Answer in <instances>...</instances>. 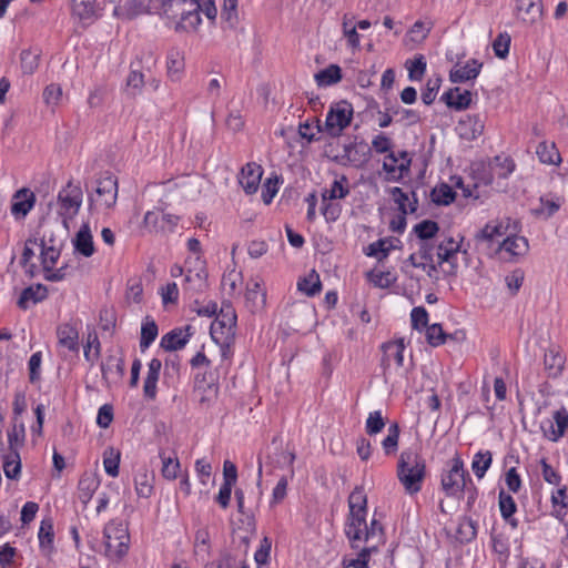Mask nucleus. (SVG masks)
Returning <instances> with one entry per match:
<instances>
[{"instance_id": "25", "label": "nucleus", "mask_w": 568, "mask_h": 568, "mask_svg": "<svg viewBox=\"0 0 568 568\" xmlns=\"http://www.w3.org/2000/svg\"><path fill=\"white\" fill-rule=\"evenodd\" d=\"M442 100L452 109L465 110L471 102V92L468 90L462 91L460 88H453L442 95Z\"/></svg>"}, {"instance_id": "61", "label": "nucleus", "mask_w": 568, "mask_h": 568, "mask_svg": "<svg viewBox=\"0 0 568 568\" xmlns=\"http://www.w3.org/2000/svg\"><path fill=\"white\" fill-rule=\"evenodd\" d=\"M26 437V428L23 423L13 424L12 428L8 433V442L11 450H17L18 447L22 446Z\"/></svg>"}, {"instance_id": "59", "label": "nucleus", "mask_w": 568, "mask_h": 568, "mask_svg": "<svg viewBox=\"0 0 568 568\" xmlns=\"http://www.w3.org/2000/svg\"><path fill=\"white\" fill-rule=\"evenodd\" d=\"M221 18L227 23L230 28H234L237 24V0L223 1Z\"/></svg>"}, {"instance_id": "63", "label": "nucleus", "mask_w": 568, "mask_h": 568, "mask_svg": "<svg viewBox=\"0 0 568 568\" xmlns=\"http://www.w3.org/2000/svg\"><path fill=\"white\" fill-rule=\"evenodd\" d=\"M399 427L396 423H394L388 427V434L382 442V446L387 455L394 453L397 449Z\"/></svg>"}, {"instance_id": "58", "label": "nucleus", "mask_w": 568, "mask_h": 568, "mask_svg": "<svg viewBox=\"0 0 568 568\" xmlns=\"http://www.w3.org/2000/svg\"><path fill=\"white\" fill-rule=\"evenodd\" d=\"M389 111H392L393 119H395L397 122H402L407 125H412L419 121V115L417 112H415L413 110L404 109L398 104L390 106Z\"/></svg>"}, {"instance_id": "60", "label": "nucleus", "mask_w": 568, "mask_h": 568, "mask_svg": "<svg viewBox=\"0 0 568 568\" xmlns=\"http://www.w3.org/2000/svg\"><path fill=\"white\" fill-rule=\"evenodd\" d=\"M38 537H39L40 547L42 549L50 550L52 548L54 532H53V525H52L51 520H42L41 521Z\"/></svg>"}, {"instance_id": "41", "label": "nucleus", "mask_w": 568, "mask_h": 568, "mask_svg": "<svg viewBox=\"0 0 568 568\" xmlns=\"http://www.w3.org/2000/svg\"><path fill=\"white\" fill-rule=\"evenodd\" d=\"M493 463V455L489 450L478 452L471 462V469L475 476L481 479Z\"/></svg>"}, {"instance_id": "10", "label": "nucleus", "mask_w": 568, "mask_h": 568, "mask_svg": "<svg viewBox=\"0 0 568 568\" xmlns=\"http://www.w3.org/2000/svg\"><path fill=\"white\" fill-rule=\"evenodd\" d=\"M369 146L364 142H352L343 145V153L335 155L334 160L341 165L359 168L369 159Z\"/></svg>"}, {"instance_id": "31", "label": "nucleus", "mask_w": 568, "mask_h": 568, "mask_svg": "<svg viewBox=\"0 0 568 568\" xmlns=\"http://www.w3.org/2000/svg\"><path fill=\"white\" fill-rule=\"evenodd\" d=\"M498 505L500 509L501 517L513 527L517 528L518 520L514 518V514L517 510V505L514 498L505 493L504 490L499 491L498 495Z\"/></svg>"}, {"instance_id": "16", "label": "nucleus", "mask_w": 568, "mask_h": 568, "mask_svg": "<svg viewBox=\"0 0 568 568\" xmlns=\"http://www.w3.org/2000/svg\"><path fill=\"white\" fill-rule=\"evenodd\" d=\"M36 195L27 187L18 190L12 196L11 214L16 219H23L33 207Z\"/></svg>"}, {"instance_id": "52", "label": "nucleus", "mask_w": 568, "mask_h": 568, "mask_svg": "<svg viewBox=\"0 0 568 568\" xmlns=\"http://www.w3.org/2000/svg\"><path fill=\"white\" fill-rule=\"evenodd\" d=\"M159 329L154 321H148L142 324L140 348L144 352L155 341Z\"/></svg>"}, {"instance_id": "34", "label": "nucleus", "mask_w": 568, "mask_h": 568, "mask_svg": "<svg viewBox=\"0 0 568 568\" xmlns=\"http://www.w3.org/2000/svg\"><path fill=\"white\" fill-rule=\"evenodd\" d=\"M348 180L345 175H342L339 180H335L331 187L325 190L322 194L323 202L332 200H341L348 195Z\"/></svg>"}, {"instance_id": "32", "label": "nucleus", "mask_w": 568, "mask_h": 568, "mask_svg": "<svg viewBox=\"0 0 568 568\" xmlns=\"http://www.w3.org/2000/svg\"><path fill=\"white\" fill-rule=\"evenodd\" d=\"M154 475L146 468H141L134 477L135 491L139 497L149 498L154 489Z\"/></svg>"}, {"instance_id": "49", "label": "nucleus", "mask_w": 568, "mask_h": 568, "mask_svg": "<svg viewBox=\"0 0 568 568\" xmlns=\"http://www.w3.org/2000/svg\"><path fill=\"white\" fill-rule=\"evenodd\" d=\"M120 452L109 447L103 453V466L105 473L111 477L119 475Z\"/></svg>"}, {"instance_id": "14", "label": "nucleus", "mask_w": 568, "mask_h": 568, "mask_svg": "<svg viewBox=\"0 0 568 568\" xmlns=\"http://www.w3.org/2000/svg\"><path fill=\"white\" fill-rule=\"evenodd\" d=\"M485 122L479 114H468L459 120L456 130L462 139L473 141L483 134Z\"/></svg>"}, {"instance_id": "26", "label": "nucleus", "mask_w": 568, "mask_h": 568, "mask_svg": "<svg viewBox=\"0 0 568 568\" xmlns=\"http://www.w3.org/2000/svg\"><path fill=\"white\" fill-rule=\"evenodd\" d=\"M71 8L81 21H92L100 16L97 0H71Z\"/></svg>"}, {"instance_id": "1", "label": "nucleus", "mask_w": 568, "mask_h": 568, "mask_svg": "<svg viewBox=\"0 0 568 568\" xmlns=\"http://www.w3.org/2000/svg\"><path fill=\"white\" fill-rule=\"evenodd\" d=\"M396 475L407 495H416L422 490L426 477V462L413 449L400 453Z\"/></svg>"}, {"instance_id": "12", "label": "nucleus", "mask_w": 568, "mask_h": 568, "mask_svg": "<svg viewBox=\"0 0 568 568\" xmlns=\"http://www.w3.org/2000/svg\"><path fill=\"white\" fill-rule=\"evenodd\" d=\"M114 3L113 14L123 19H134L141 14L150 12V6L146 0H108Z\"/></svg>"}, {"instance_id": "46", "label": "nucleus", "mask_w": 568, "mask_h": 568, "mask_svg": "<svg viewBox=\"0 0 568 568\" xmlns=\"http://www.w3.org/2000/svg\"><path fill=\"white\" fill-rule=\"evenodd\" d=\"M217 390L219 386L212 374H210V381L207 383H205L204 377L203 381L196 384V392L202 393L199 399L201 404L210 403L213 398L216 397Z\"/></svg>"}, {"instance_id": "8", "label": "nucleus", "mask_w": 568, "mask_h": 568, "mask_svg": "<svg viewBox=\"0 0 568 568\" xmlns=\"http://www.w3.org/2000/svg\"><path fill=\"white\" fill-rule=\"evenodd\" d=\"M466 477L469 474L464 469L463 460L456 456L452 459L450 469L442 476V488L447 496L454 497L460 494L466 486Z\"/></svg>"}, {"instance_id": "54", "label": "nucleus", "mask_w": 568, "mask_h": 568, "mask_svg": "<svg viewBox=\"0 0 568 568\" xmlns=\"http://www.w3.org/2000/svg\"><path fill=\"white\" fill-rule=\"evenodd\" d=\"M202 19L199 10H194L183 20L176 21L173 29L175 32H195L201 23Z\"/></svg>"}, {"instance_id": "24", "label": "nucleus", "mask_w": 568, "mask_h": 568, "mask_svg": "<svg viewBox=\"0 0 568 568\" xmlns=\"http://www.w3.org/2000/svg\"><path fill=\"white\" fill-rule=\"evenodd\" d=\"M190 329L191 326H186L185 331L181 328H175L166 333L161 338V347L166 351H176L183 348L191 336V334L189 333Z\"/></svg>"}, {"instance_id": "57", "label": "nucleus", "mask_w": 568, "mask_h": 568, "mask_svg": "<svg viewBox=\"0 0 568 568\" xmlns=\"http://www.w3.org/2000/svg\"><path fill=\"white\" fill-rule=\"evenodd\" d=\"M213 341L220 345V352H221V358H222L220 368L223 369L224 373H226V371L231 364V358L233 356L232 345L234 343V338L223 339L221 337H217V338H213Z\"/></svg>"}, {"instance_id": "64", "label": "nucleus", "mask_w": 568, "mask_h": 568, "mask_svg": "<svg viewBox=\"0 0 568 568\" xmlns=\"http://www.w3.org/2000/svg\"><path fill=\"white\" fill-rule=\"evenodd\" d=\"M21 69L24 73H33L39 65V54L31 50H23L20 54Z\"/></svg>"}, {"instance_id": "5", "label": "nucleus", "mask_w": 568, "mask_h": 568, "mask_svg": "<svg viewBox=\"0 0 568 568\" xmlns=\"http://www.w3.org/2000/svg\"><path fill=\"white\" fill-rule=\"evenodd\" d=\"M83 193L79 185L69 182L65 187L58 193V214L62 219L63 225L68 227V222L78 213L82 204Z\"/></svg>"}, {"instance_id": "6", "label": "nucleus", "mask_w": 568, "mask_h": 568, "mask_svg": "<svg viewBox=\"0 0 568 568\" xmlns=\"http://www.w3.org/2000/svg\"><path fill=\"white\" fill-rule=\"evenodd\" d=\"M118 199V178L111 172H104L97 181V189L90 196V207L97 205L102 209H111Z\"/></svg>"}, {"instance_id": "2", "label": "nucleus", "mask_w": 568, "mask_h": 568, "mask_svg": "<svg viewBox=\"0 0 568 568\" xmlns=\"http://www.w3.org/2000/svg\"><path fill=\"white\" fill-rule=\"evenodd\" d=\"M349 514L347 517L345 534L353 548H359L362 540V525H365L367 514V496L363 486H356L348 497Z\"/></svg>"}, {"instance_id": "29", "label": "nucleus", "mask_w": 568, "mask_h": 568, "mask_svg": "<svg viewBox=\"0 0 568 568\" xmlns=\"http://www.w3.org/2000/svg\"><path fill=\"white\" fill-rule=\"evenodd\" d=\"M59 344L71 352L79 351V333L71 324H62L57 331Z\"/></svg>"}, {"instance_id": "55", "label": "nucleus", "mask_w": 568, "mask_h": 568, "mask_svg": "<svg viewBox=\"0 0 568 568\" xmlns=\"http://www.w3.org/2000/svg\"><path fill=\"white\" fill-rule=\"evenodd\" d=\"M439 231V226L435 221L424 220L414 226V233L422 241H427L436 236Z\"/></svg>"}, {"instance_id": "13", "label": "nucleus", "mask_w": 568, "mask_h": 568, "mask_svg": "<svg viewBox=\"0 0 568 568\" xmlns=\"http://www.w3.org/2000/svg\"><path fill=\"white\" fill-rule=\"evenodd\" d=\"M263 281L260 278H251L246 283L245 304L252 312H258L266 305V292L262 287Z\"/></svg>"}, {"instance_id": "33", "label": "nucleus", "mask_w": 568, "mask_h": 568, "mask_svg": "<svg viewBox=\"0 0 568 568\" xmlns=\"http://www.w3.org/2000/svg\"><path fill=\"white\" fill-rule=\"evenodd\" d=\"M297 290L307 296H315L322 291V282L318 273L315 270L300 278L297 282Z\"/></svg>"}, {"instance_id": "44", "label": "nucleus", "mask_w": 568, "mask_h": 568, "mask_svg": "<svg viewBox=\"0 0 568 568\" xmlns=\"http://www.w3.org/2000/svg\"><path fill=\"white\" fill-rule=\"evenodd\" d=\"M508 226H505L503 222H490L480 230L477 239L484 241H495L507 234Z\"/></svg>"}, {"instance_id": "43", "label": "nucleus", "mask_w": 568, "mask_h": 568, "mask_svg": "<svg viewBox=\"0 0 568 568\" xmlns=\"http://www.w3.org/2000/svg\"><path fill=\"white\" fill-rule=\"evenodd\" d=\"M477 535L476 523L471 518L464 517L459 520L456 529V538L460 542H468Z\"/></svg>"}, {"instance_id": "35", "label": "nucleus", "mask_w": 568, "mask_h": 568, "mask_svg": "<svg viewBox=\"0 0 568 568\" xmlns=\"http://www.w3.org/2000/svg\"><path fill=\"white\" fill-rule=\"evenodd\" d=\"M342 80V69L337 64H331L315 74L318 87H329Z\"/></svg>"}, {"instance_id": "39", "label": "nucleus", "mask_w": 568, "mask_h": 568, "mask_svg": "<svg viewBox=\"0 0 568 568\" xmlns=\"http://www.w3.org/2000/svg\"><path fill=\"white\" fill-rule=\"evenodd\" d=\"M491 174L499 179L508 178L515 170V163L507 156H495L490 164Z\"/></svg>"}, {"instance_id": "23", "label": "nucleus", "mask_w": 568, "mask_h": 568, "mask_svg": "<svg viewBox=\"0 0 568 568\" xmlns=\"http://www.w3.org/2000/svg\"><path fill=\"white\" fill-rule=\"evenodd\" d=\"M48 296V290L42 284L26 287L18 300V306L21 310H28L31 305L42 302Z\"/></svg>"}, {"instance_id": "4", "label": "nucleus", "mask_w": 568, "mask_h": 568, "mask_svg": "<svg viewBox=\"0 0 568 568\" xmlns=\"http://www.w3.org/2000/svg\"><path fill=\"white\" fill-rule=\"evenodd\" d=\"M459 251L460 241H457L454 237H445L436 246H432L424 242L419 247V254L423 260L433 262L434 256H436L438 265L448 263L452 267V272L457 267L456 256Z\"/></svg>"}, {"instance_id": "53", "label": "nucleus", "mask_w": 568, "mask_h": 568, "mask_svg": "<svg viewBox=\"0 0 568 568\" xmlns=\"http://www.w3.org/2000/svg\"><path fill=\"white\" fill-rule=\"evenodd\" d=\"M4 475L9 479H18L21 471L20 456L17 450L11 452L4 459L3 463Z\"/></svg>"}, {"instance_id": "28", "label": "nucleus", "mask_w": 568, "mask_h": 568, "mask_svg": "<svg viewBox=\"0 0 568 568\" xmlns=\"http://www.w3.org/2000/svg\"><path fill=\"white\" fill-rule=\"evenodd\" d=\"M100 485L99 478L92 473H84L78 484L79 499L87 505Z\"/></svg>"}, {"instance_id": "36", "label": "nucleus", "mask_w": 568, "mask_h": 568, "mask_svg": "<svg viewBox=\"0 0 568 568\" xmlns=\"http://www.w3.org/2000/svg\"><path fill=\"white\" fill-rule=\"evenodd\" d=\"M500 248L511 256L524 255L528 251V241L523 236L508 235L503 240Z\"/></svg>"}, {"instance_id": "21", "label": "nucleus", "mask_w": 568, "mask_h": 568, "mask_svg": "<svg viewBox=\"0 0 568 568\" xmlns=\"http://www.w3.org/2000/svg\"><path fill=\"white\" fill-rule=\"evenodd\" d=\"M410 161L398 162V158L394 152L385 156L383 169L387 173L388 181H398L409 173Z\"/></svg>"}, {"instance_id": "7", "label": "nucleus", "mask_w": 568, "mask_h": 568, "mask_svg": "<svg viewBox=\"0 0 568 568\" xmlns=\"http://www.w3.org/2000/svg\"><path fill=\"white\" fill-rule=\"evenodd\" d=\"M353 119V106L347 101H339L331 105L324 125V131L337 138L342 131L351 124Z\"/></svg>"}, {"instance_id": "45", "label": "nucleus", "mask_w": 568, "mask_h": 568, "mask_svg": "<svg viewBox=\"0 0 568 568\" xmlns=\"http://www.w3.org/2000/svg\"><path fill=\"white\" fill-rule=\"evenodd\" d=\"M210 534L206 529H199L195 532L194 554L197 559L204 560L210 554Z\"/></svg>"}, {"instance_id": "17", "label": "nucleus", "mask_w": 568, "mask_h": 568, "mask_svg": "<svg viewBox=\"0 0 568 568\" xmlns=\"http://www.w3.org/2000/svg\"><path fill=\"white\" fill-rule=\"evenodd\" d=\"M516 12L523 22L534 24L542 16L541 0H517Z\"/></svg>"}, {"instance_id": "9", "label": "nucleus", "mask_w": 568, "mask_h": 568, "mask_svg": "<svg viewBox=\"0 0 568 568\" xmlns=\"http://www.w3.org/2000/svg\"><path fill=\"white\" fill-rule=\"evenodd\" d=\"M236 313L231 304H223L216 318L211 324L212 338H235Z\"/></svg>"}, {"instance_id": "56", "label": "nucleus", "mask_w": 568, "mask_h": 568, "mask_svg": "<svg viewBox=\"0 0 568 568\" xmlns=\"http://www.w3.org/2000/svg\"><path fill=\"white\" fill-rule=\"evenodd\" d=\"M101 344L98 334L93 331L88 334L87 344L84 346V358L91 364L100 356Z\"/></svg>"}, {"instance_id": "15", "label": "nucleus", "mask_w": 568, "mask_h": 568, "mask_svg": "<svg viewBox=\"0 0 568 568\" xmlns=\"http://www.w3.org/2000/svg\"><path fill=\"white\" fill-rule=\"evenodd\" d=\"M262 174V166L254 162L247 163L242 168L239 183L246 194H254L258 190Z\"/></svg>"}, {"instance_id": "50", "label": "nucleus", "mask_w": 568, "mask_h": 568, "mask_svg": "<svg viewBox=\"0 0 568 568\" xmlns=\"http://www.w3.org/2000/svg\"><path fill=\"white\" fill-rule=\"evenodd\" d=\"M456 193L453 189L442 183L432 191V201L438 205H448L455 201Z\"/></svg>"}, {"instance_id": "18", "label": "nucleus", "mask_w": 568, "mask_h": 568, "mask_svg": "<svg viewBox=\"0 0 568 568\" xmlns=\"http://www.w3.org/2000/svg\"><path fill=\"white\" fill-rule=\"evenodd\" d=\"M483 63L476 59L467 61L465 65L456 64L449 72V80L453 83H463L469 80H474L480 73Z\"/></svg>"}, {"instance_id": "3", "label": "nucleus", "mask_w": 568, "mask_h": 568, "mask_svg": "<svg viewBox=\"0 0 568 568\" xmlns=\"http://www.w3.org/2000/svg\"><path fill=\"white\" fill-rule=\"evenodd\" d=\"M105 556L119 560L128 554L130 535L126 525L120 520L109 521L103 530Z\"/></svg>"}, {"instance_id": "48", "label": "nucleus", "mask_w": 568, "mask_h": 568, "mask_svg": "<svg viewBox=\"0 0 568 568\" xmlns=\"http://www.w3.org/2000/svg\"><path fill=\"white\" fill-rule=\"evenodd\" d=\"M115 371L119 377L124 374V359L110 355L106 361L101 364L102 378L108 382L109 375Z\"/></svg>"}, {"instance_id": "51", "label": "nucleus", "mask_w": 568, "mask_h": 568, "mask_svg": "<svg viewBox=\"0 0 568 568\" xmlns=\"http://www.w3.org/2000/svg\"><path fill=\"white\" fill-rule=\"evenodd\" d=\"M42 250H41V260H42V266L44 271H52L55 263L59 260L60 256V250L57 248L54 245H47L45 242L42 240L40 243Z\"/></svg>"}, {"instance_id": "38", "label": "nucleus", "mask_w": 568, "mask_h": 568, "mask_svg": "<svg viewBox=\"0 0 568 568\" xmlns=\"http://www.w3.org/2000/svg\"><path fill=\"white\" fill-rule=\"evenodd\" d=\"M145 85V74L134 68V63L131 64V71L126 78V92L136 97L141 94L143 87Z\"/></svg>"}, {"instance_id": "30", "label": "nucleus", "mask_w": 568, "mask_h": 568, "mask_svg": "<svg viewBox=\"0 0 568 568\" xmlns=\"http://www.w3.org/2000/svg\"><path fill=\"white\" fill-rule=\"evenodd\" d=\"M393 201L398 205V210L403 215L407 213H414L417 210V199L415 192H412L413 201H409V196L400 187L394 186L389 190Z\"/></svg>"}, {"instance_id": "42", "label": "nucleus", "mask_w": 568, "mask_h": 568, "mask_svg": "<svg viewBox=\"0 0 568 568\" xmlns=\"http://www.w3.org/2000/svg\"><path fill=\"white\" fill-rule=\"evenodd\" d=\"M540 162L545 164H558L561 159L555 143L540 142L536 149Z\"/></svg>"}, {"instance_id": "47", "label": "nucleus", "mask_w": 568, "mask_h": 568, "mask_svg": "<svg viewBox=\"0 0 568 568\" xmlns=\"http://www.w3.org/2000/svg\"><path fill=\"white\" fill-rule=\"evenodd\" d=\"M426 60L423 54H418L414 60L406 61L408 78L412 81H420L426 72Z\"/></svg>"}, {"instance_id": "19", "label": "nucleus", "mask_w": 568, "mask_h": 568, "mask_svg": "<svg viewBox=\"0 0 568 568\" xmlns=\"http://www.w3.org/2000/svg\"><path fill=\"white\" fill-rule=\"evenodd\" d=\"M74 252L82 255L83 257H90L94 254L95 247L93 243V236L91 234L89 224L84 223L77 232L72 240Z\"/></svg>"}, {"instance_id": "22", "label": "nucleus", "mask_w": 568, "mask_h": 568, "mask_svg": "<svg viewBox=\"0 0 568 568\" xmlns=\"http://www.w3.org/2000/svg\"><path fill=\"white\" fill-rule=\"evenodd\" d=\"M383 359L382 365L384 368L389 367L390 363L394 362L397 367H402L404 364V349L405 344L403 339H397L394 342H388L383 344Z\"/></svg>"}, {"instance_id": "62", "label": "nucleus", "mask_w": 568, "mask_h": 568, "mask_svg": "<svg viewBox=\"0 0 568 568\" xmlns=\"http://www.w3.org/2000/svg\"><path fill=\"white\" fill-rule=\"evenodd\" d=\"M384 427H385V420L382 416V412L375 410V412L369 413V415L366 419V425H365L366 433L371 436L376 435V434L381 433Z\"/></svg>"}, {"instance_id": "37", "label": "nucleus", "mask_w": 568, "mask_h": 568, "mask_svg": "<svg viewBox=\"0 0 568 568\" xmlns=\"http://www.w3.org/2000/svg\"><path fill=\"white\" fill-rule=\"evenodd\" d=\"M560 199H552L548 196H541L539 199V206L532 210V213L545 220L551 217L561 206Z\"/></svg>"}, {"instance_id": "20", "label": "nucleus", "mask_w": 568, "mask_h": 568, "mask_svg": "<svg viewBox=\"0 0 568 568\" xmlns=\"http://www.w3.org/2000/svg\"><path fill=\"white\" fill-rule=\"evenodd\" d=\"M554 423L549 424V429H544L545 436L551 440H559L568 429V410L565 407H560L552 414Z\"/></svg>"}, {"instance_id": "27", "label": "nucleus", "mask_w": 568, "mask_h": 568, "mask_svg": "<svg viewBox=\"0 0 568 568\" xmlns=\"http://www.w3.org/2000/svg\"><path fill=\"white\" fill-rule=\"evenodd\" d=\"M184 54L176 48H172L166 55V73L170 80L179 81L184 71Z\"/></svg>"}, {"instance_id": "11", "label": "nucleus", "mask_w": 568, "mask_h": 568, "mask_svg": "<svg viewBox=\"0 0 568 568\" xmlns=\"http://www.w3.org/2000/svg\"><path fill=\"white\" fill-rule=\"evenodd\" d=\"M199 8L195 0H166L163 2V16L176 24V21H183L189 13Z\"/></svg>"}, {"instance_id": "40", "label": "nucleus", "mask_w": 568, "mask_h": 568, "mask_svg": "<svg viewBox=\"0 0 568 568\" xmlns=\"http://www.w3.org/2000/svg\"><path fill=\"white\" fill-rule=\"evenodd\" d=\"M544 363L548 375L550 377H557L564 368L565 359L559 352L549 349L545 354Z\"/></svg>"}]
</instances>
